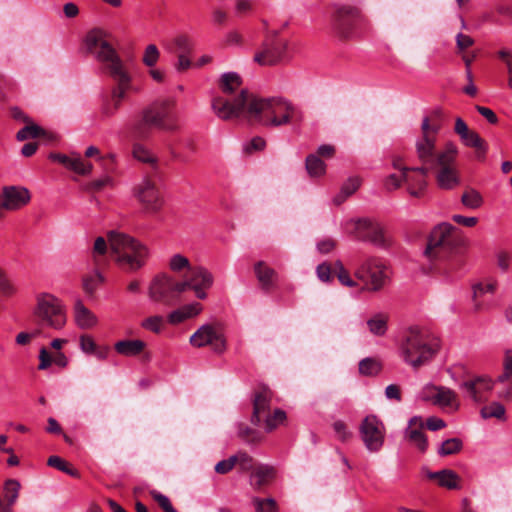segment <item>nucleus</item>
Masks as SVG:
<instances>
[{
  "label": "nucleus",
  "mask_w": 512,
  "mask_h": 512,
  "mask_svg": "<svg viewBox=\"0 0 512 512\" xmlns=\"http://www.w3.org/2000/svg\"><path fill=\"white\" fill-rule=\"evenodd\" d=\"M212 109L218 118L232 120L245 113L265 127H280L291 123H301L304 114L301 109L282 97L262 98L247 89H242L233 101L223 97L212 100Z\"/></svg>",
  "instance_id": "1"
},
{
  "label": "nucleus",
  "mask_w": 512,
  "mask_h": 512,
  "mask_svg": "<svg viewBox=\"0 0 512 512\" xmlns=\"http://www.w3.org/2000/svg\"><path fill=\"white\" fill-rule=\"evenodd\" d=\"M440 348L439 340L427 331L413 326L404 334L400 353L403 360L418 368L433 359Z\"/></svg>",
  "instance_id": "2"
},
{
  "label": "nucleus",
  "mask_w": 512,
  "mask_h": 512,
  "mask_svg": "<svg viewBox=\"0 0 512 512\" xmlns=\"http://www.w3.org/2000/svg\"><path fill=\"white\" fill-rule=\"evenodd\" d=\"M107 238L111 256L120 267L134 272L146 264L149 249L141 242L117 231H110Z\"/></svg>",
  "instance_id": "3"
},
{
  "label": "nucleus",
  "mask_w": 512,
  "mask_h": 512,
  "mask_svg": "<svg viewBox=\"0 0 512 512\" xmlns=\"http://www.w3.org/2000/svg\"><path fill=\"white\" fill-rule=\"evenodd\" d=\"M155 127L164 131L178 129V116L175 113V100L164 99L154 102L142 112V119L133 126V133L138 138L148 137V128Z\"/></svg>",
  "instance_id": "4"
},
{
  "label": "nucleus",
  "mask_w": 512,
  "mask_h": 512,
  "mask_svg": "<svg viewBox=\"0 0 512 512\" xmlns=\"http://www.w3.org/2000/svg\"><path fill=\"white\" fill-rule=\"evenodd\" d=\"M463 244L459 230L450 223H440L434 227L424 251L429 260H448Z\"/></svg>",
  "instance_id": "5"
},
{
  "label": "nucleus",
  "mask_w": 512,
  "mask_h": 512,
  "mask_svg": "<svg viewBox=\"0 0 512 512\" xmlns=\"http://www.w3.org/2000/svg\"><path fill=\"white\" fill-rule=\"evenodd\" d=\"M88 52L104 65L107 74L112 77L126 73L124 63L108 40V33L96 28L88 32L85 39Z\"/></svg>",
  "instance_id": "6"
},
{
  "label": "nucleus",
  "mask_w": 512,
  "mask_h": 512,
  "mask_svg": "<svg viewBox=\"0 0 512 512\" xmlns=\"http://www.w3.org/2000/svg\"><path fill=\"white\" fill-rule=\"evenodd\" d=\"M440 124L431 123L429 117H424L421 123V135L415 141V152L422 166L413 168L414 172L428 173L440 161L441 151L436 148Z\"/></svg>",
  "instance_id": "7"
},
{
  "label": "nucleus",
  "mask_w": 512,
  "mask_h": 512,
  "mask_svg": "<svg viewBox=\"0 0 512 512\" xmlns=\"http://www.w3.org/2000/svg\"><path fill=\"white\" fill-rule=\"evenodd\" d=\"M35 316L44 326L61 329L66 323L64 306L57 297L49 293H41L37 296Z\"/></svg>",
  "instance_id": "8"
},
{
  "label": "nucleus",
  "mask_w": 512,
  "mask_h": 512,
  "mask_svg": "<svg viewBox=\"0 0 512 512\" xmlns=\"http://www.w3.org/2000/svg\"><path fill=\"white\" fill-rule=\"evenodd\" d=\"M457 153V146L453 142H447L444 149L441 150L440 161L437 162V166L433 169L436 172L437 185L441 189L451 190L460 183V177L455 165Z\"/></svg>",
  "instance_id": "9"
},
{
  "label": "nucleus",
  "mask_w": 512,
  "mask_h": 512,
  "mask_svg": "<svg viewBox=\"0 0 512 512\" xmlns=\"http://www.w3.org/2000/svg\"><path fill=\"white\" fill-rule=\"evenodd\" d=\"M355 276L363 283V289L369 292L380 291L388 281L387 267L378 258L365 260L356 269Z\"/></svg>",
  "instance_id": "10"
},
{
  "label": "nucleus",
  "mask_w": 512,
  "mask_h": 512,
  "mask_svg": "<svg viewBox=\"0 0 512 512\" xmlns=\"http://www.w3.org/2000/svg\"><path fill=\"white\" fill-rule=\"evenodd\" d=\"M111 78L115 84L112 86L110 94L103 99L101 106V115L104 118L114 116L121 108L123 101L127 99L128 92L133 89L132 78L128 72Z\"/></svg>",
  "instance_id": "11"
},
{
  "label": "nucleus",
  "mask_w": 512,
  "mask_h": 512,
  "mask_svg": "<svg viewBox=\"0 0 512 512\" xmlns=\"http://www.w3.org/2000/svg\"><path fill=\"white\" fill-rule=\"evenodd\" d=\"M362 16L355 6L334 5L331 25L334 33L341 39H349L354 35L355 28Z\"/></svg>",
  "instance_id": "12"
},
{
  "label": "nucleus",
  "mask_w": 512,
  "mask_h": 512,
  "mask_svg": "<svg viewBox=\"0 0 512 512\" xmlns=\"http://www.w3.org/2000/svg\"><path fill=\"white\" fill-rule=\"evenodd\" d=\"M288 41L274 34L265 39L261 49L254 55V61L262 66H272L286 59Z\"/></svg>",
  "instance_id": "13"
},
{
  "label": "nucleus",
  "mask_w": 512,
  "mask_h": 512,
  "mask_svg": "<svg viewBox=\"0 0 512 512\" xmlns=\"http://www.w3.org/2000/svg\"><path fill=\"white\" fill-rule=\"evenodd\" d=\"M359 433L368 451L378 452L383 447L385 426L377 416H366L360 424Z\"/></svg>",
  "instance_id": "14"
},
{
  "label": "nucleus",
  "mask_w": 512,
  "mask_h": 512,
  "mask_svg": "<svg viewBox=\"0 0 512 512\" xmlns=\"http://www.w3.org/2000/svg\"><path fill=\"white\" fill-rule=\"evenodd\" d=\"M190 344L197 348L210 346L211 349L218 354H222L227 347L224 335L210 324H205L198 328L190 337Z\"/></svg>",
  "instance_id": "15"
},
{
  "label": "nucleus",
  "mask_w": 512,
  "mask_h": 512,
  "mask_svg": "<svg viewBox=\"0 0 512 512\" xmlns=\"http://www.w3.org/2000/svg\"><path fill=\"white\" fill-rule=\"evenodd\" d=\"M148 296L151 301L166 306L174 305L176 297L173 288V278L167 274L156 275L150 282Z\"/></svg>",
  "instance_id": "16"
},
{
  "label": "nucleus",
  "mask_w": 512,
  "mask_h": 512,
  "mask_svg": "<svg viewBox=\"0 0 512 512\" xmlns=\"http://www.w3.org/2000/svg\"><path fill=\"white\" fill-rule=\"evenodd\" d=\"M493 387V381L487 376L474 377L462 382L459 386L463 396L475 403L486 401Z\"/></svg>",
  "instance_id": "17"
},
{
  "label": "nucleus",
  "mask_w": 512,
  "mask_h": 512,
  "mask_svg": "<svg viewBox=\"0 0 512 512\" xmlns=\"http://www.w3.org/2000/svg\"><path fill=\"white\" fill-rule=\"evenodd\" d=\"M134 195L147 211H158L163 203L156 184L148 178L143 179L134 188Z\"/></svg>",
  "instance_id": "18"
},
{
  "label": "nucleus",
  "mask_w": 512,
  "mask_h": 512,
  "mask_svg": "<svg viewBox=\"0 0 512 512\" xmlns=\"http://www.w3.org/2000/svg\"><path fill=\"white\" fill-rule=\"evenodd\" d=\"M356 238L362 241L370 242L379 247H385L387 244L383 228L369 220H358L355 227Z\"/></svg>",
  "instance_id": "19"
},
{
  "label": "nucleus",
  "mask_w": 512,
  "mask_h": 512,
  "mask_svg": "<svg viewBox=\"0 0 512 512\" xmlns=\"http://www.w3.org/2000/svg\"><path fill=\"white\" fill-rule=\"evenodd\" d=\"M271 399L272 391L265 385L259 386L253 399V414L251 417L253 424L259 426L262 419L270 413Z\"/></svg>",
  "instance_id": "20"
},
{
  "label": "nucleus",
  "mask_w": 512,
  "mask_h": 512,
  "mask_svg": "<svg viewBox=\"0 0 512 512\" xmlns=\"http://www.w3.org/2000/svg\"><path fill=\"white\" fill-rule=\"evenodd\" d=\"M3 201L1 207L6 210H17L30 201L28 189L18 186H7L3 188Z\"/></svg>",
  "instance_id": "21"
},
{
  "label": "nucleus",
  "mask_w": 512,
  "mask_h": 512,
  "mask_svg": "<svg viewBox=\"0 0 512 512\" xmlns=\"http://www.w3.org/2000/svg\"><path fill=\"white\" fill-rule=\"evenodd\" d=\"M187 275L197 298L205 299L207 297L205 291L213 285V275L202 266H193Z\"/></svg>",
  "instance_id": "22"
},
{
  "label": "nucleus",
  "mask_w": 512,
  "mask_h": 512,
  "mask_svg": "<svg viewBox=\"0 0 512 512\" xmlns=\"http://www.w3.org/2000/svg\"><path fill=\"white\" fill-rule=\"evenodd\" d=\"M423 423L421 418L413 417L409 420V425L405 430V439L415 446L421 453L428 449V440L422 431Z\"/></svg>",
  "instance_id": "23"
},
{
  "label": "nucleus",
  "mask_w": 512,
  "mask_h": 512,
  "mask_svg": "<svg viewBox=\"0 0 512 512\" xmlns=\"http://www.w3.org/2000/svg\"><path fill=\"white\" fill-rule=\"evenodd\" d=\"M254 273L264 292H270L278 282V273L274 268L264 261H258L254 264Z\"/></svg>",
  "instance_id": "24"
},
{
  "label": "nucleus",
  "mask_w": 512,
  "mask_h": 512,
  "mask_svg": "<svg viewBox=\"0 0 512 512\" xmlns=\"http://www.w3.org/2000/svg\"><path fill=\"white\" fill-rule=\"evenodd\" d=\"M74 320L81 329H91L98 322L96 315L80 299L76 300L74 305Z\"/></svg>",
  "instance_id": "25"
},
{
  "label": "nucleus",
  "mask_w": 512,
  "mask_h": 512,
  "mask_svg": "<svg viewBox=\"0 0 512 512\" xmlns=\"http://www.w3.org/2000/svg\"><path fill=\"white\" fill-rule=\"evenodd\" d=\"M276 477V469L270 465H259L251 473V485L255 490L271 483Z\"/></svg>",
  "instance_id": "26"
},
{
  "label": "nucleus",
  "mask_w": 512,
  "mask_h": 512,
  "mask_svg": "<svg viewBox=\"0 0 512 512\" xmlns=\"http://www.w3.org/2000/svg\"><path fill=\"white\" fill-rule=\"evenodd\" d=\"M202 310V305L198 302L190 303L172 311L168 315L169 323L176 325L182 323L186 319L198 315Z\"/></svg>",
  "instance_id": "27"
},
{
  "label": "nucleus",
  "mask_w": 512,
  "mask_h": 512,
  "mask_svg": "<svg viewBox=\"0 0 512 512\" xmlns=\"http://www.w3.org/2000/svg\"><path fill=\"white\" fill-rule=\"evenodd\" d=\"M146 343L140 339L121 340L115 343V351L126 357H134L142 353Z\"/></svg>",
  "instance_id": "28"
},
{
  "label": "nucleus",
  "mask_w": 512,
  "mask_h": 512,
  "mask_svg": "<svg viewBox=\"0 0 512 512\" xmlns=\"http://www.w3.org/2000/svg\"><path fill=\"white\" fill-rule=\"evenodd\" d=\"M427 390H434L436 394L433 396L432 400L435 405L441 407L452 406L456 403L457 395L450 388L444 386H428Z\"/></svg>",
  "instance_id": "29"
},
{
  "label": "nucleus",
  "mask_w": 512,
  "mask_h": 512,
  "mask_svg": "<svg viewBox=\"0 0 512 512\" xmlns=\"http://www.w3.org/2000/svg\"><path fill=\"white\" fill-rule=\"evenodd\" d=\"M460 139L467 147L476 149L477 159L483 160L485 158V154L487 152V144L477 132L469 130L463 134Z\"/></svg>",
  "instance_id": "30"
},
{
  "label": "nucleus",
  "mask_w": 512,
  "mask_h": 512,
  "mask_svg": "<svg viewBox=\"0 0 512 512\" xmlns=\"http://www.w3.org/2000/svg\"><path fill=\"white\" fill-rule=\"evenodd\" d=\"M430 479H437L440 486L448 489L458 488L459 476L450 469H443L437 472H429L427 474Z\"/></svg>",
  "instance_id": "31"
},
{
  "label": "nucleus",
  "mask_w": 512,
  "mask_h": 512,
  "mask_svg": "<svg viewBox=\"0 0 512 512\" xmlns=\"http://www.w3.org/2000/svg\"><path fill=\"white\" fill-rule=\"evenodd\" d=\"M389 316L386 313H376L367 320L369 332L377 337H382L388 330Z\"/></svg>",
  "instance_id": "32"
},
{
  "label": "nucleus",
  "mask_w": 512,
  "mask_h": 512,
  "mask_svg": "<svg viewBox=\"0 0 512 512\" xmlns=\"http://www.w3.org/2000/svg\"><path fill=\"white\" fill-rule=\"evenodd\" d=\"M104 281L103 274L98 269H95L92 273L84 276L83 290L86 294L92 296Z\"/></svg>",
  "instance_id": "33"
},
{
  "label": "nucleus",
  "mask_w": 512,
  "mask_h": 512,
  "mask_svg": "<svg viewBox=\"0 0 512 512\" xmlns=\"http://www.w3.org/2000/svg\"><path fill=\"white\" fill-rule=\"evenodd\" d=\"M305 168L310 177H321L326 172V164L315 154L306 157Z\"/></svg>",
  "instance_id": "34"
},
{
  "label": "nucleus",
  "mask_w": 512,
  "mask_h": 512,
  "mask_svg": "<svg viewBox=\"0 0 512 512\" xmlns=\"http://www.w3.org/2000/svg\"><path fill=\"white\" fill-rule=\"evenodd\" d=\"M46 135V131L39 125L33 123H27L25 127L20 129L16 134V139L20 142L28 139H36Z\"/></svg>",
  "instance_id": "35"
},
{
  "label": "nucleus",
  "mask_w": 512,
  "mask_h": 512,
  "mask_svg": "<svg viewBox=\"0 0 512 512\" xmlns=\"http://www.w3.org/2000/svg\"><path fill=\"white\" fill-rule=\"evenodd\" d=\"M20 488V482L16 479H8L5 481L3 487V496L7 501L5 506L12 507L16 503L19 497Z\"/></svg>",
  "instance_id": "36"
},
{
  "label": "nucleus",
  "mask_w": 512,
  "mask_h": 512,
  "mask_svg": "<svg viewBox=\"0 0 512 512\" xmlns=\"http://www.w3.org/2000/svg\"><path fill=\"white\" fill-rule=\"evenodd\" d=\"M242 85L241 77L236 72L224 73L220 78V88L224 93H233Z\"/></svg>",
  "instance_id": "37"
},
{
  "label": "nucleus",
  "mask_w": 512,
  "mask_h": 512,
  "mask_svg": "<svg viewBox=\"0 0 512 512\" xmlns=\"http://www.w3.org/2000/svg\"><path fill=\"white\" fill-rule=\"evenodd\" d=\"M382 370L381 362L374 357H366L359 362V373L363 376H376Z\"/></svg>",
  "instance_id": "38"
},
{
  "label": "nucleus",
  "mask_w": 512,
  "mask_h": 512,
  "mask_svg": "<svg viewBox=\"0 0 512 512\" xmlns=\"http://www.w3.org/2000/svg\"><path fill=\"white\" fill-rule=\"evenodd\" d=\"M166 50L169 53L177 54H190L192 51V43L185 35L176 36L170 45H167Z\"/></svg>",
  "instance_id": "39"
},
{
  "label": "nucleus",
  "mask_w": 512,
  "mask_h": 512,
  "mask_svg": "<svg viewBox=\"0 0 512 512\" xmlns=\"http://www.w3.org/2000/svg\"><path fill=\"white\" fill-rule=\"evenodd\" d=\"M132 153L133 157L138 161L149 164L153 168L157 166V158L142 144H134Z\"/></svg>",
  "instance_id": "40"
},
{
  "label": "nucleus",
  "mask_w": 512,
  "mask_h": 512,
  "mask_svg": "<svg viewBox=\"0 0 512 512\" xmlns=\"http://www.w3.org/2000/svg\"><path fill=\"white\" fill-rule=\"evenodd\" d=\"M463 448V442L460 438H450L442 442L438 448L440 456H449L460 452Z\"/></svg>",
  "instance_id": "41"
},
{
  "label": "nucleus",
  "mask_w": 512,
  "mask_h": 512,
  "mask_svg": "<svg viewBox=\"0 0 512 512\" xmlns=\"http://www.w3.org/2000/svg\"><path fill=\"white\" fill-rule=\"evenodd\" d=\"M47 464L53 468L58 469L72 477L78 478L80 476L78 470L73 468L69 463L59 456L53 455L48 458Z\"/></svg>",
  "instance_id": "42"
},
{
  "label": "nucleus",
  "mask_w": 512,
  "mask_h": 512,
  "mask_svg": "<svg viewBox=\"0 0 512 512\" xmlns=\"http://www.w3.org/2000/svg\"><path fill=\"white\" fill-rule=\"evenodd\" d=\"M252 504L256 512H279L278 504L272 497H253Z\"/></svg>",
  "instance_id": "43"
},
{
  "label": "nucleus",
  "mask_w": 512,
  "mask_h": 512,
  "mask_svg": "<svg viewBox=\"0 0 512 512\" xmlns=\"http://www.w3.org/2000/svg\"><path fill=\"white\" fill-rule=\"evenodd\" d=\"M461 202L466 208L475 210L482 206L483 198L478 191L470 189L462 194Z\"/></svg>",
  "instance_id": "44"
},
{
  "label": "nucleus",
  "mask_w": 512,
  "mask_h": 512,
  "mask_svg": "<svg viewBox=\"0 0 512 512\" xmlns=\"http://www.w3.org/2000/svg\"><path fill=\"white\" fill-rule=\"evenodd\" d=\"M286 419V413L282 409H276L272 414L268 413L262 421H264L265 430L267 432L273 431Z\"/></svg>",
  "instance_id": "45"
},
{
  "label": "nucleus",
  "mask_w": 512,
  "mask_h": 512,
  "mask_svg": "<svg viewBox=\"0 0 512 512\" xmlns=\"http://www.w3.org/2000/svg\"><path fill=\"white\" fill-rule=\"evenodd\" d=\"M480 413L484 419L494 417L499 420H505V407L499 402H492L491 404L482 407Z\"/></svg>",
  "instance_id": "46"
},
{
  "label": "nucleus",
  "mask_w": 512,
  "mask_h": 512,
  "mask_svg": "<svg viewBox=\"0 0 512 512\" xmlns=\"http://www.w3.org/2000/svg\"><path fill=\"white\" fill-rule=\"evenodd\" d=\"M401 171V175L391 174L386 178L385 187L388 190L397 189L401 185V182L403 180H405L406 182L411 181V176L408 174V172L413 171V168L402 167Z\"/></svg>",
  "instance_id": "47"
},
{
  "label": "nucleus",
  "mask_w": 512,
  "mask_h": 512,
  "mask_svg": "<svg viewBox=\"0 0 512 512\" xmlns=\"http://www.w3.org/2000/svg\"><path fill=\"white\" fill-rule=\"evenodd\" d=\"M192 267L189 259L182 254H174L169 260V268L176 273L186 270L188 274Z\"/></svg>",
  "instance_id": "48"
},
{
  "label": "nucleus",
  "mask_w": 512,
  "mask_h": 512,
  "mask_svg": "<svg viewBox=\"0 0 512 512\" xmlns=\"http://www.w3.org/2000/svg\"><path fill=\"white\" fill-rule=\"evenodd\" d=\"M418 175L416 178L411 177V181L407 182L409 184L408 192L413 197H419L422 195V192L426 186L425 177L427 173L423 174L422 172H417Z\"/></svg>",
  "instance_id": "49"
},
{
  "label": "nucleus",
  "mask_w": 512,
  "mask_h": 512,
  "mask_svg": "<svg viewBox=\"0 0 512 512\" xmlns=\"http://www.w3.org/2000/svg\"><path fill=\"white\" fill-rule=\"evenodd\" d=\"M108 251L107 241L103 237H97L94 242L92 257L96 267L102 264L101 256H104Z\"/></svg>",
  "instance_id": "50"
},
{
  "label": "nucleus",
  "mask_w": 512,
  "mask_h": 512,
  "mask_svg": "<svg viewBox=\"0 0 512 512\" xmlns=\"http://www.w3.org/2000/svg\"><path fill=\"white\" fill-rule=\"evenodd\" d=\"M92 168L93 166L90 162H86L80 157H72L70 162L68 163V169L80 175L90 174Z\"/></svg>",
  "instance_id": "51"
},
{
  "label": "nucleus",
  "mask_w": 512,
  "mask_h": 512,
  "mask_svg": "<svg viewBox=\"0 0 512 512\" xmlns=\"http://www.w3.org/2000/svg\"><path fill=\"white\" fill-rule=\"evenodd\" d=\"M160 58V52L155 44H149L144 50L142 62L147 67H154Z\"/></svg>",
  "instance_id": "52"
},
{
  "label": "nucleus",
  "mask_w": 512,
  "mask_h": 512,
  "mask_svg": "<svg viewBox=\"0 0 512 512\" xmlns=\"http://www.w3.org/2000/svg\"><path fill=\"white\" fill-rule=\"evenodd\" d=\"M334 270L337 275L339 282L347 287H355L356 282L350 277L349 272L345 269L341 261H336L334 264Z\"/></svg>",
  "instance_id": "53"
},
{
  "label": "nucleus",
  "mask_w": 512,
  "mask_h": 512,
  "mask_svg": "<svg viewBox=\"0 0 512 512\" xmlns=\"http://www.w3.org/2000/svg\"><path fill=\"white\" fill-rule=\"evenodd\" d=\"M237 458L236 466L243 472L252 471L254 468V460L253 458L247 454L246 452H238L234 455Z\"/></svg>",
  "instance_id": "54"
},
{
  "label": "nucleus",
  "mask_w": 512,
  "mask_h": 512,
  "mask_svg": "<svg viewBox=\"0 0 512 512\" xmlns=\"http://www.w3.org/2000/svg\"><path fill=\"white\" fill-rule=\"evenodd\" d=\"M162 326H163V317L160 315L148 317L142 322L143 328H145L149 331H152L154 333H159L162 330Z\"/></svg>",
  "instance_id": "55"
},
{
  "label": "nucleus",
  "mask_w": 512,
  "mask_h": 512,
  "mask_svg": "<svg viewBox=\"0 0 512 512\" xmlns=\"http://www.w3.org/2000/svg\"><path fill=\"white\" fill-rule=\"evenodd\" d=\"M112 185V178L108 175L102 176L99 179L93 180L86 185V190L98 192L104 187Z\"/></svg>",
  "instance_id": "56"
},
{
  "label": "nucleus",
  "mask_w": 512,
  "mask_h": 512,
  "mask_svg": "<svg viewBox=\"0 0 512 512\" xmlns=\"http://www.w3.org/2000/svg\"><path fill=\"white\" fill-rule=\"evenodd\" d=\"M237 463V458L234 455L230 456L228 459H224L218 462L215 465V472L218 474H226L230 472Z\"/></svg>",
  "instance_id": "57"
},
{
  "label": "nucleus",
  "mask_w": 512,
  "mask_h": 512,
  "mask_svg": "<svg viewBox=\"0 0 512 512\" xmlns=\"http://www.w3.org/2000/svg\"><path fill=\"white\" fill-rule=\"evenodd\" d=\"M80 349L86 354H93L96 352V343L90 335H82L79 339Z\"/></svg>",
  "instance_id": "58"
},
{
  "label": "nucleus",
  "mask_w": 512,
  "mask_h": 512,
  "mask_svg": "<svg viewBox=\"0 0 512 512\" xmlns=\"http://www.w3.org/2000/svg\"><path fill=\"white\" fill-rule=\"evenodd\" d=\"M253 10V3L251 0H236L235 2V15L242 17Z\"/></svg>",
  "instance_id": "59"
},
{
  "label": "nucleus",
  "mask_w": 512,
  "mask_h": 512,
  "mask_svg": "<svg viewBox=\"0 0 512 512\" xmlns=\"http://www.w3.org/2000/svg\"><path fill=\"white\" fill-rule=\"evenodd\" d=\"M333 429L341 441H346L351 437V433L348 431L346 424L341 421H335L333 424Z\"/></svg>",
  "instance_id": "60"
},
{
  "label": "nucleus",
  "mask_w": 512,
  "mask_h": 512,
  "mask_svg": "<svg viewBox=\"0 0 512 512\" xmlns=\"http://www.w3.org/2000/svg\"><path fill=\"white\" fill-rule=\"evenodd\" d=\"M360 186V179L358 177L349 178L341 187L342 194L351 196Z\"/></svg>",
  "instance_id": "61"
},
{
  "label": "nucleus",
  "mask_w": 512,
  "mask_h": 512,
  "mask_svg": "<svg viewBox=\"0 0 512 512\" xmlns=\"http://www.w3.org/2000/svg\"><path fill=\"white\" fill-rule=\"evenodd\" d=\"M173 288H174V294L176 297V301L179 298V295L186 291L187 289H192V282L190 281L188 275L186 276V279L183 281H176L173 278Z\"/></svg>",
  "instance_id": "62"
},
{
  "label": "nucleus",
  "mask_w": 512,
  "mask_h": 512,
  "mask_svg": "<svg viewBox=\"0 0 512 512\" xmlns=\"http://www.w3.org/2000/svg\"><path fill=\"white\" fill-rule=\"evenodd\" d=\"M473 290H474L475 298L482 296L484 293H487V292L494 293V291L496 290V283L495 282H490L487 284L479 283L474 286Z\"/></svg>",
  "instance_id": "63"
},
{
  "label": "nucleus",
  "mask_w": 512,
  "mask_h": 512,
  "mask_svg": "<svg viewBox=\"0 0 512 512\" xmlns=\"http://www.w3.org/2000/svg\"><path fill=\"white\" fill-rule=\"evenodd\" d=\"M512 377V356L506 355L504 360V371L498 377L499 382H504Z\"/></svg>",
  "instance_id": "64"
}]
</instances>
